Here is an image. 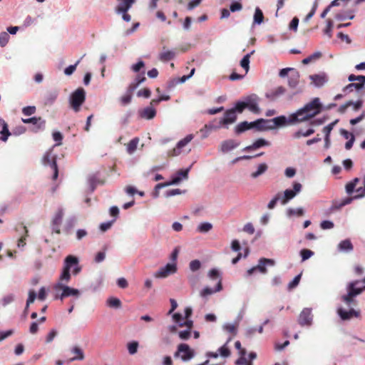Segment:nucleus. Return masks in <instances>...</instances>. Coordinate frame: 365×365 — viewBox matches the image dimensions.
<instances>
[{"instance_id": "nucleus-1", "label": "nucleus", "mask_w": 365, "mask_h": 365, "mask_svg": "<svg viewBox=\"0 0 365 365\" xmlns=\"http://www.w3.org/2000/svg\"><path fill=\"white\" fill-rule=\"evenodd\" d=\"M73 267V274H78L81 272V267L78 265V259L73 255H68L64 260L63 270L59 277V282L68 283L71 279L70 270Z\"/></svg>"}, {"instance_id": "nucleus-2", "label": "nucleus", "mask_w": 365, "mask_h": 365, "mask_svg": "<svg viewBox=\"0 0 365 365\" xmlns=\"http://www.w3.org/2000/svg\"><path fill=\"white\" fill-rule=\"evenodd\" d=\"M53 289L56 292L55 298L59 299L61 301L68 297H75L78 298L81 294L80 291L78 289L68 287L61 282H58L55 284Z\"/></svg>"}, {"instance_id": "nucleus-3", "label": "nucleus", "mask_w": 365, "mask_h": 365, "mask_svg": "<svg viewBox=\"0 0 365 365\" xmlns=\"http://www.w3.org/2000/svg\"><path fill=\"white\" fill-rule=\"evenodd\" d=\"M86 100V92L83 88H78L70 96L71 106L75 112H78Z\"/></svg>"}, {"instance_id": "nucleus-4", "label": "nucleus", "mask_w": 365, "mask_h": 365, "mask_svg": "<svg viewBox=\"0 0 365 365\" xmlns=\"http://www.w3.org/2000/svg\"><path fill=\"white\" fill-rule=\"evenodd\" d=\"M43 164L45 166H48L52 170L53 180H56L58 175V170L56 163V156L52 155V150L47 151L43 157Z\"/></svg>"}, {"instance_id": "nucleus-5", "label": "nucleus", "mask_w": 365, "mask_h": 365, "mask_svg": "<svg viewBox=\"0 0 365 365\" xmlns=\"http://www.w3.org/2000/svg\"><path fill=\"white\" fill-rule=\"evenodd\" d=\"M243 100L246 108H247L250 112L255 114L260 113L261 110L259 107L260 98L257 94H250L247 96L244 97Z\"/></svg>"}, {"instance_id": "nucleus-6", "label": "nucleus", "mask_w": 365, "mask_h": 365, "mask_svg": "<svg viewBox=\"0 0 365 365\" xmlns=\"http://www.w3.org/2000/svg\"><path fill=\"white\" fill-rule=\"evenodd\" d=\"M301 108L307 115H311L312 118L318 115L322 110L320 99L319 98H314Z\"/></svg>"}, {"instance_id": "nucleus-7", "label": "nucleus", "mask_w": 365, "mask_h": 365, "mask_svg": "<svg viewBox=\"0 0 365 365\" xmlns=\"http://www.w3.org/2000/svg\"><path fill=\"white\" fill-rule=\"evenodd\" d=\"M302 189V185L298 182L293 183V189H287L282 193L281 204L286 205L289 200H292Z\"/></svg>"}, {"instance_id": "nucleus-8", "label": "nucleus", "mask_w": 365, "mask_h": 365, "mask_svg": "<svg viewBox=\"0 0 365 365\" xmlns=\"http://www.w3.org/2000/svg\"><path fill=\"white\" fill-rule=\"evenodd\" d=\"M274 261L272 259L260 258L258 261V264L249 269L247 271V277L251 276L255 271L258 270L262 274H266L267 270L266 266H274Z\"/></svg>"}, {"instance_id": "nucleus-9", "label": "nucleus", "mask_w": 365, "mask_h": 365, "mask_svg": "<svg viewBox=\"0 0 365 365\" xmlns=\"http://www.w3.org/2000/svg\"><path fill=\"white\" fill-rule=\"evenodd\" d=\"M175 356H180L183 361H188L195 356V351L187 344H180Z\"/></svg>"}, {"instance_id": "nucleus-10", "label": "nucleus", "mask_w": 365, "mask_h": 365, "mask_svg": "<svg viewBox=\"0 0 365 365\" xmlns=\"http://www.w3.org/2000/svg\"><path fill=\"white\" fill-rule=\"evenodd\" d=\"M176 262L168 263L164 267H160L155 274L156 278H165L177 272Z\"/></svg>"}, {"instance_id": "nucleus-11", "label": "nucleus", "mask_w": 365, "mask_h": 365, "mask_svg": "<svg viewBox=\"0 0 365 365\" xmlns=\"http://www.w3.org/2000/svg\"><path fill=\"white\" fill-rule=\"evenodd\" d=\"M313 315L312 309L304 308L302 309L298 317V323L302 327H310L312 324Z\"/></svg>"}, {"instance_id": "nucleus-12", "label": "nucleus", "mask_w": 365, "mask_h": 365, "mask_svg": "<svg viewBox=\"0 0 365 365\" xmlns=\"http://www.w3.org/2000/svg\"><path fill=\"white\" fill-rule=\"evenodd\" d=\"M289 116V121L292 125L302 123L312 118V115L305 113L302 108H299L296 112L290 114Z\"/></svg>"}, {"instance_id": "nucleus-13", "label": "nucleus", "mask_w": 365, "mask_h": 365, "mask_svg": "<svg viewBox=\"0 0 365 365\" xmlns=\"http://www.w3.org/2000/svg\"><path fill=\"white\" fill-rule=\"evenodd\" d=\"M64 215V210L62 207H59L54 215L52 220V230L56 234L61 233V225L62 223Z\"/></svg>"}, {"instance_id": "nucleus-14", "label": "nucleus", "mask_w": 365, "mask_h": 365, "mask_svg": "<svg viewBox=\"0 0 365 365\" xmlns=\"http://www.w3.org/2000/svg\"><path fill=\"white\" fill-rule=\"evenodd\" d=\"M337 314L341 320H349L353 317L358 318L360 317V311L350 309L349 311L345 310L342 307L337 309Z\"/></svg>"}, {"instance_id": "nucleus-15", "label": "nucleus", "mask_w": 365, "mask_h": 365, "mask_svg": "<svg viewBox=\"0 0 365 365\" xmlns=\"http://www.w3.org/2000/svg\"><path fill=\"white\" fill-rule=\"evenodd\" d=\"M309 79L315 87L320 88L328 82L329 78L327 73L322 72L317 74L310 75Z\"/></svg>"}, {"instance_id": "nucleus-16", "label": "nucleus", "mask_w": 365, "mask_h": 365, "mask_svg": "<svg viewBox=\"0 0 365 365\" xmlns=\"http://www.w3.org/2000/svg\"><path fill=\"white\" fill-rule=\"evenodd\" d=\"M193 138L194 135L192 134L186 135L183 139L180 140L177 143L176 147L170 151V155L173 156H177L180 155L181 153V149L186 146Z\"/></svg>"}, {"instance_id": "nucleus-17", "label": "nucleus", "mask_w": 365, "mask_h": 365, "mask_svg": "<svg viewBox=\"0 0 365 365\" xmlns=\"http://www.w3.org/2000/svg\"><path fill=\"white\" fill-rule=\"evenodd\" d=\"M237 120V115L235 113V110L232 108L227 110L225 113L224 116L221 120H220L219 125L217 128H220L222 125H229L235 123Z\"/></svg>"}, {"instance_id": "nucleus-18", "label": "nucleus", "mask_w": 365, "mask_h": 365, "mask_svg": "<svg viewBox=\"0 0 365 365\" xmlns=\"http://www.w3.org/2000/svg\"><path fill=\"white\" fill-rule=\"evenodd\" d=\"M240 145V142L233 139L224 140L220 146V151L222 153H227Z\"/></svg>"}, {"instance_id": "nucleus-19", "label": "nucleus", "mask_w": 365, "mask_h": 365, "mask_svg": "<svg viewBox=\"0 0 365 365\" xmlns=\"http://www.w3.org/2000/svg\"><path fill=\"white\" fill-rule=\"evenodd\" d=\"M337 122H338V120H334V122H332V123L328 124L327 125H326L325 127H324V128L322 130V131L324 134V147L327 150L329 149L331 146L330 134H331V132L333 130L334 127L337 123Z\"/></svg>"}, {"instance_id": "nucleus-20", "label": "nucleus", "mask_w": 365, "mask_h": 365, "mask_svg": "<svg viewBox=\"0 0 365 365\" xmlns=\"http://www.w3.org/2000/svg\"><path fill=\"white\" fill-rule=\"evenodd\" d=\"M181 181V178L178 176H174L172 179L171 181L170 182H164V183H158L155 185V189H154V191L153 192V197L154 198H158L159 197V193H160V190L161 188H163L166 186H169V185H175V184H178V182H180Z\"/></svg>"}, {"instance_id": "nucleus-21", "label": "nucleus", "mask_w": 365, "mask_h": 365, "mask_svg": "<svg viewBox=\"0 0 365 365\" xmlns=\"http://www.w3.org/2000/svg\"><path fill=\"white\" fill-rule=\"evenodd\" d=\"M361 282L359 280L350 282L346 285V291L351 292L354 297L359 295L364 292L363 287H358V284Z\"/></svg>"}, {"instance_id": "nucleus-22", "label": "nucleus", "mask_w": 365, "mask_h": 365, "mask_svg": "<svg viewBox=\"0 0 365 365\" xmlns=\"http://www.w3.org/2000/svg\"><path fill=\"white\" fill-rule=\"evenodd\" d=\"M269 145H270L269 141H268L264 138H259L257 140H255L252 145L245 147L242 150L243 151H252V150L259 149L262 147L269 146Z\"/></svg>"}, {"instance_id": "nucleus-23", "label": "nucleus", "mask_w": 365, "mask_h": 365, "mask_svg": "<svg viewBox=\"0 0 365 365\" xmlns=\"http://www.w3.org/2000/svg\"><path fill=\"white\" fill-rule=\"evenodd\" d=\"M138 113L141 118L151 120L156 115V110L153 106H148L140 110Z\"/></svg>"}, {"instance_id": "nucleus-24", "label": "nucleus", "mask_w": 365, "mask_h": 365, "mask_svg": "<svg viewBox=\"0 0 365 365\" xmlns=\"http://www.w3.org/2000/svg\"><path fill=\"white\" fill-rule=\"evenodd\" d=\"M289 120V115L288 118L286 117L285 115H279L272 118V121L274 123L275 129L278 128L285 127L288 125H292Z\"/></svg>"}, {"instance_id": "nucleus-25", "label": "nucleus", "mask_w": 365, "mask_h": 365, "mask_svg": "<svg viewBox=\"0 0 365 365\" xmlns=\"http://www.w3.org/2000/svg\"><path fill=\"white\" fill-rule=\"evenodd\" d=\"M118 4L115 8V12L128 11L134 4L135 0H117Z\"/></svg>"}, {"instance_id": "nucleus-26", "label": "nucleus", "mask_w": 365, "mask_h": 365, "mask_svg": "<svg viewBox=\"0 0 365 365\" xmlns=\"http://www.w3.org/2000/svg\"><path fill=\"white\" fill-rule=\"evenodd\" d=\"M71 352L74 355L72 358L68 359V362H72L76 360L81 361L84 359V353L81 348L74 346L71 349Z\"/></svg>"}, {"instance_id": "nucleus-27", "label": "nucleus", "mask_w": 365, "mask_h": 365, "mask_svg": "<svg viewBox=\"0 0 365 365\" xmlns=\"http://www.w3.org/2000/svg\"><path fill=\"white\" fill-rule=\"evenodd\" d=\"M222 289V282H221V279H220L217 282V284L215 289H212L208 287H206L202 289V291L200 292V295L202 297H206L208 295H211L215 292L221 291Z\"/></svg>"}, {"instance_id": "nucleus-28", "label": "nucleus", "mask_w": 365, "mask_h": 365, "mask_svg": "<svg viewBox=\"0 0 365 365\" xmlns=\"http://www.w3.org/2000/svg\"><path fill=\"white\" fill-rule=\"evenodd\" d=\"M286 91V89L283 86H278L274 90L268 92L265 94L267 98L274 101L279 96L283 95Z\"/></svg>"}, {"instance_id": "nucleus-29", "label": "nucleus", "mask_w": 365, "mask_h": 365, "mask_svg": "<svg viewBox=\"0 0 365 365\" xmlns=\"http://www.w3.org/2000/svg\"><path fill=\"white\" fill-rule=\"evenodd\" d=\"M299 73L296 69L294 71H292V73H291L288 78V85L292 88H295L299 82Z\"/></svg>"}, {"instance_id": "nucleus-30", "label": "nucleus", "mask_w": 365, "mask_h": 365, "mask_svg": "<svg viewBox=\"0 0 365 365\" xmlns=\"http://www.w3.org/2000/svg\"><path fill=\"white\" fill-rule=\"evenodd\" d=\"M354 246L350 240L346 239L338 245V251L341 252H350L353 250Z\"/></svg>"}, {"instance_id": "nucleus-31", "label": "nucleus", "mask_w": 365, "mask_h": 365, "mask_svg": "<svg viewBox=\"0 0 365 365\" xmlns=\"http://www.w3.org/2000/svg\"><path fill=\"white\" fill-rule=\"evenodd\" d=\"M24 123H32L37 125L38 128H42L45 126V120H42L40 117H32L29 118H22Z\"/></svg>"}, {"instance_id": "nucleus-32", "label": "nucleus", "mask_w": 365, "mask_h": 365, "mask_svg": "<svg viewBox=\"0 0 365 365\" xmlns=\"http://www.w3.org/2000/svg\"><path fill=\"white\" fill-rule=\"evenodd\" d=\"M268 170V165L265 163H260L257 165V170L250 174V177L256 179L264 174Z\"/></svg>"}, {"instance_id": "nucleus-33", "label": "nucleus", "mask_w": 365, "mask_h": 365, "mask_svg": "<svg viewBox=\"0 0 365 365\" xmlns=\"http://www.w3.org/2000/svg\"><path fill=\"white\" fill-rule=\"evenodd\" d=\"M58 96V91L57 90H52L46 93L44 102L46 105H52Z\"/></svg>"}, {"instance_id": "nucleus-34", "label": "nucleus", "mask_w": 365, "mask_h": 365, "mask_svg": "<svg viewBox=\"0 0 365 365\" xmlns=\"http://www.w3.org/2000/svg\"><path fill=\"white\" fill-rule=\"evenodd\" d=\"M176 56V53L173 50H168L162 51L158 56L159 60L163 62H168L173 59Z\"/></svg>"}, {"instance_id": "nucleus-35", "label": "nucleus", "mask_w": 365, "mask_h": 365, "mask_svg": "<svg viewBox=\"0 0 365 365\" xmlns=\"http://www.w3.org/2000/svg\"><path fill=\"white\" fill-rule=\"evenodd\" d=\"M0 126L2 127V130L0 132V134L1 135V140L6 142L11 133L9 130L7 123L1 118H0Z\"/></svg>"}, {"instance_id": "nucleus-36", "label": "nucleus", "mask_w": 365, "mask_h": 365, "mask_svg": "<svg viewBox=\"0 0 365 365\" xmlns=\"http://www.w3.org/2000/svg\"><path fill=\"white\" fill-rule=\"evenodd\" d=\"M252 128V122L243 121L238 123L235 128V132L236 134H241L245 131Z\"/></svg>"}, {"instance_id": "nucleus-37", "label": "nucleus", "mask_w": 365, "mask_h": 365, "mask_svg": "<svg viewBox=\"0 0 365 365\" xmlns=\"http://www.w3.org/2000/svg\"><path fill=\"white\" fill-rule=\"evenodd\" d=\"M315 130L314 128H309L307 130L304 131L303 130L300 129L297 131L294 132L292 135L294 138L298 139L301 137H309L313 133H314Z\"/></svg>"}, {"instance_id": "nucleus-38", "label": "nucleus", "mask_w": 365, "mask_h": 365, "mask_svg": "<svg viewBox=\"0 0 365 365\" xmlns=\"http://www.w3.org/2000/svg\"><path fill=\"white\" fill-rule=\"evenodd\" d=\"M335 17L339 21H344L346 19H353L354 18V15L352 11L349 10L336 14Z\"/></svg>"}, {"instance_id": "nucleus-39", "label": "nucleus", "mask_w": 365, "mask_h": 365, "mask_svg": "<svg viewBox=\"0 0 365 365\" xmlns=\"http://www.w3.org/2000/svg\"><path fill=\"white\" fill-rule=\"evenodd\" d=\"M254 53L255 51L253 50L250 53H247L240 61V66L245 69L246 73L250 69V58Z\"/></svg>"}, {"instance_id": "nucleus-40", "label": "nucleus", "mask_w": 365, "mask_h": 365, "mask_svg": "<svg viewBox=\"0 0 365 365\" xmlns=\"http://www.w3.org/2000/svg\"><path fill=\"white\" fill-rule=\"evenodd\" d=\"M212 229V225L208 222H204L199 224L197 227V232L199 233H207Z\"/></svg>"}, {"instance_id": "nucleus-41", "label": "nucleus", "mask_w": 365, "mask_h": 365, "mask_svg": "<svg viewBox=\"0 0 365 365\" xmlns=\"http://www.w3.org/2000/svg\"><path fill=\"white\" fill-rule=\"evenodd\" d=\"M264 20V15L262 10L257 7L254 14V21L253 24H261Z\"/></svg>"}, {"instance_id": "nucleus-42", "label": "nucleus", "mask_w": 365, "mask_h": 365, "mask_svg": "<svg viewBox=\"0 0 365 365\" xmlns=\"http://www.w3.org/2000/svg\"><path fill=\"white\" fill-rule=\"evenodd\" d=\"M304 214V210L302 207H299L297 209L290 207L287 210V217H289L294 216V215L301 217V216H303Z\"/></svg>"}, {"instance_id": "nucleus-43", "label": "nucleus", "mask_w": 365, "mask_h": 365, "mask_svg": "<svg viewBox=\"0 0 365 365\" xmlns=\"http://www.w3.org/2000/svg\"><path fill=\"white\" fill-rule=\"evenodd\" d=\"M138 142L139 139L138 138H134L128 143L127 145L128 153L131 155L136 150Z\"/></svg>"}, {"instance_id": "nucleus-44", "label": "nucleus", "mask_w": 365, "mask_h": 365, "mask_svg": "<svg viewBox=\"0 0 365 365\" xmlns=\"http://www.w3.org/2000/svg\"><path fill=\"white\" fill-rule=\"evenodd\" d=\"M216 128H218L217 126H214L211 124H206L200 130V132L202 133V138H207L210 135V130Z\"/></svg>"}, {"instance_id": "nucleus-45", "label": "nucleus", "mask_w": 365, "mask_h": 365, "mask_svg": "<svg viewBox=\"0 0 365 365\" xmlns=\"http://www.w3.org/2000/svg\"><path fill=\"white\" fill-rule=\"evenodd\" d=\"M354 295L349 292H347V294H344L341 296V299L347 305L351 306L353 304H355L356 300L354 299Z\"/></svg>"}, {"instance_id": "nucleus-46", "label": "nucleus", "mask_w": 365, "mask_h": 365, "mask_svg": "<svg viewBox=\"0 0 365 365\" xmlns=\"http://www.w3.org/2000/svg\"><path fill=\"white\" fill-rule=\"evenodd\" d=\"M107 305L112 308L119 309L121 307V302L115 297H110L107 299Z\"/></svg>"}, {"instance_id": "nucleus-47", "label": "nucleus", "mask_w": 365, "mask_h": 365, "mask_svg": "<svg viewBox=\"0 0 365 365\" xmlns=\"http://www.w3.org/2000/svg\"><path fill=\"white\" fill-rule=\"evenodd\" d=\"M98 180L96 175H92L88 178V184L89 185L91 192H93L97 186Z\"/></svg>"}, {"instance_id": "nucleus-48", "label": "nucleus", "mask_w": 365, "mask_h": 365, "mask_svg": "<svg viewBox=\"0 0 365 365\" xmlns=\"http://www.w3.org/2000/svg\"><path fill=\"white\" fill-rule=\"evenodd\" d=\"M364 87V85H362V83H354V82H352L351 83H349V85H347L344 88V91H353L354 89L356 90V91H360Z\"/></svg>"}, {"instance_id": "nucleus-49", "label": "nucleus", "mask_w": 365, "mask_h": 365, "mask_svg": "<svg viewBox=\"0 0 365 365\" xmlns=\"http://www.w3.org/2000/svg\"><path fill=\"white\" fill-rule=\"evenodd\" d=\"M264 118L257 119L253 122H252V128H255L259 131L264 130Z\"/></svg>"}, {"instance_id": "nucleus-50", "label": "nucleus", "mask_w": 365, "mask_h": 365, "mask_svg": "<svg viewBox=\"0 0 365 365\" xmlns=\"http://www.w3.org/2000/svg\"><path fill=\"white\" fill-rule=\"evenodd\" d=\"M139 344L136 341H133L127 344L128 353L130 355H134L137 353Z\"/></svg>"}, {"instance_id": "nucleus-51", "label": "nucleus", "mask_w": 365, "mask_h": 365, "mask_svg": "<svg viewBox=\"0 0 365 365\" xmlns=\"http://www.w3.org/2000/svg\"><path fill=\"white\" fill-rule=\"evenodd\" d=\"M231 341V338H229L227 341L225 343V344H224L222 346H221L219 349H218V351L220 353V354L222 356V357H225V358H227L230 355V349L227 347V344Z\"/></svg>"}, {"instance_id": "nucleus-52", "label": "nucleus", "mask_w": 365, "mask_h": 365, "mask_svg": "<svg viewBox=\"0 0 365 365\" xmlns=\"http://www.w3.org/2000/svg\"><path fill=\"white\" fill-rule=\"evenodd\" d=\"M246 108L244 100L238 101L235 103V106L232 108L235 113H242Z\"/></svg>"}, {"instance_id": "nucleus-53", "label": "nucleus", "mask_w": 365, "mask_h": 365, "mask_svg": "<svg viewBox=\"0 0 365 365\" xmlns=\"http://www.w3.org/2000/svg\"><path fill=\"white\" fill-rule=\"evenodd\" d=\"M282 193L278 192L267 204V208L272 210L275 207L278 201L281 202Z\"/></svg>"}, {"instance_id": "nucleus-54", "label": "nucleus", "mask_w": 365, "mask_h": 365, "mask_svg": "<svg viewBox=\"0 0 365 365\" xmlns=\"http://www.w3.org/2000/svg\"><path fill=\"white\" fill-rule=\"evenodd\" d=\"M348 80L350 82L358 81L359 83H362V85H365V76H355L354 74H351L348 77Z\"/></svg>"}, {"instance_id": "nucleus-55", "label": "nucleus", "mask_w": 365, "mask_h": 365, "mask_svg": "<svg viewBox=\"0 0 365 365\" xmlns=\"http://www.w3.org/2000/svg\"><path fill=\"white\" fill-rule=\"evenodd\" d=\"M77 219L76 217H69L65 225V231L68 232L76 225Z\"/></svg>"}, {"instance_id": "nucleus-56", "label": "nucleus", "mask_w": 365, "mask_h": 365, "mask_svg": "<svg viewBox=\"0 0 365 365\" xmlns=\"http://www.w3.org/2000/svg\"><path fill=\"white\" fill-rule=\"evenodd\" d=\"M208 277L210 279H212V280H215V279H218V281L220 279L222 280V278H221V276H220V272L216 268H213V269H211L209 272H208Z\"/></svg>"}, {"instance_id": "nucleus-57", "label": "nucleus", "mask_w": 365, "mask_h": 365, "mask_svg": "<svg viewBox=\"0 0 365 365\" xmlns=\"http://www.w3.org/2000/svg\"><path fill=\"white\" fill-rule=\"evenodd\" d=\"M185 192V190H182L179 188L171 189V190H168L165 192V196L166 197H170L175 196L177 195H180V194H182Z\"/></svg>"}, {"instance_id": "nucleus-58", "label": "nucleus", "mask_w": 365, "mask_h": 365, "mask_svg": "<svg viewBox=\"0 0 365 365\" xmlns=\"http://www.w3.org/2000/svg\"><path fill=\"white\" fill-rule=\"evenodd\" d=\"M10 36L7 32L0 33V46L4 47L9 42Z\"/></svg>"}, {"instance_id": "nucleus-59", "label": "nucleus", "mask_w": 365, "mask_h": 365, "mask_svg": "<svg viewBox=\"0 0 365 365\" xmlns=\"http://www.w3.org/2000/svg\"><path fill=\"white\" fill-rule=\"evenodd\" d=\"M237 323H236V324L227 323L223 325V329L227 332L232 333L233 334H237Z\"/></svg>"}, {"instance_id": "nucleus-60", "label": "nucleus", "mask_w": 365, "mask_h": 365, "mask_svg": "<svg viewBox=\"0 0 365 365\" xmlns=\"http://www.w3.org/2000/svg\"><path fill=\"white\" fill-rule=\"evenodd\" d=\"M301 279V274L297 275L289 284L287 286L288 290H292L297 287Z\"/></svg>"}, {"instance_id": "nucleus-61", "label": "nucleus", "mask_w": 365, "mask_h": 365, "mask_svg": "<svg viewBox=\"0 0 365 365\" xmlns=\"http://www.w3.org/2000/svg\"><path fill=\"white\" fill-rule=\"evenodd\" d=\"M302 261H305L314 255V252L310 250L303 249L300 251Z\"/></svg>"}, {"instance_id": "nucleus-62", "label": "nucleus", "mask_w": 365, "mask_h": 365, "mask_svg": "<svg viewBox=\"0 0 365 365\" xmlns=\"http://www.w3.org/2000/svg\"><path fill=\"white\" fill-rule=\"evenodd\" d=\"M189 267L192 272H196L201 267V262L198 259L192 260L189 264Z\"/></svg>"}, {"instance_id": "nucleus-63", "label": "nucleus", "mask_w": 365, "mask_h": 365, "mask_svg": "<svg viewBox=\"0 0 365 365\" xmlns=\"http://www.w3.org/2000/svg\"><path fill=\"white\" fill-rule=\"evenodd\" d=\"M14 299H15V295L14 294H7L1 299V304L4 307H5V306L8 305L9 304L11 303L12 302H14Z\"/></svg>"}, {"instance_id": "nucleus-64", "label": "nucleus", "mask_w": 365, "mask_h": 365, "mask_svg": "<svg viewBox=\"0 0 365 365\" xmlns=\"http://www.w3.org/2000/svg\"><path fill=\"white\" fill-rule=\"evenodd\" d=\"M80 63V60H78L75 64L70 65L64 69V73L66 76H71L76 71L77 66Z\"/></svg>"}]
</instances>
